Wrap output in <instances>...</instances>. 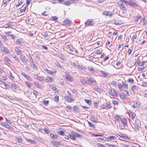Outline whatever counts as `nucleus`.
I'll list each match as a JSON object with an SVG mask.
<instances>
[{"instance_id":"f257e3e1","label":"nucleus","mask_w":147,"mask_h":147,"mask_svg":"<svg viewBox=\"0 0 147 147\" xmlns=\"http://www.w3.org/2000/svg\"><path fill=\"white\" fill-rule=\"evenodd\" d=\"M127 4L136 8L138 7V5L137 4L136 2L135 1V0H129V2L127 1Z\"/></svg>"},{"instance_id":"f03ea898","label":"nucleus","mask_w":147,"mask_h":147,"mask_svg":"<svg viewBox=\"0 0 147 147\" xmlns=\"http://www.w3.org/2000/svg\"><path fill=\"white\" fill-rule=\"evenodd\" d=\"M85 78H87L88 79V81L93 85L94 86L96 84V82L93 78L91 77L90 75H88Z\"/></svg>"},{"instance_id":"7ed1b4c3","label":"nucleus","mask_w":147,"mask_h":147,"mask_svg":"<svg viewBox=\"0 0 147 147\" xmlns=\"http://www.w3.org/2000/svg\"><path fill=\"white\" fill-rule=\"evenodd\" d=\"M109 94L111 96V98H113L117 96V94L114 89H112L109 90Z\"/></svg>"},{"instance_id":"20e7f679","label":"nucleus","mask_w":147,"mask_h":147,"mask_svg":"<svg viewBox=\"0 0 147 147\" xmlns=\"http://www.w3.org/2000/svg\"><path fill=\"white\" fill-rule=\"evenodd\" d=\"M94 24V22L93 19L88 20L85 23V25L86 26H93Z\"/></svg>"},{"instance_id":"39448f33","label":"nucleus","mask_w":147,"mask_h":147,"mask_svg":"<svg viewBox=\"0 0 147 147\" xmlns=\"http://www.w3.org/2000/svg\"><path fill=\"white\" fill-rule=\"evenodd\" d=\"M140 122L138 120H137V121H136L135 123H134V127L135 128V130H138L139 129V124Z\"/></svg>"},{"instance_id":"423d86ee","label":"nucleus","mask_w":147,"mask_h":147,"mask_svg":"<svg viewBox=\"0 0 147 147\" xmlns=\"http://www.w3.org/2000/svg\"><path fill=\"white\" fill-rule=\"evenodd\" d=\"M20 57L22 62L25 63H26L28 60V59L25 57L24 55L22 54L20 55Z\"/></svg>"},{"instance_id":"0eeeda50","label":"nucleus","mask_w":147,"mask_h":147,"mask_svg":"<svg viewBox=\"0 0 147 147\" xmlns=\"http://www.w3.org/2000/svg\"><path fill=\"white\" fill-rule=\"evenodd\" d=\"M15 51L18 55H20L22 54L21 51L20 49L18 47H15Z\"/></svg>"},{"instance_id":"6e6552de","label":"nucleus","mask_w":147,"mask_h":147,"mask_svg":"<svg viewBox=\"0 0 147 147\" xmlns=\"http://www.w3.org/2000/svg\"><path fill=\"white\" fill-rule=\"evenodd\" d=\"M115 121L116 122L120 124L121 118L118 115H117L115 117Z\"/></svg>"},{"instance_id":"1a4fd4ad","label":"nucleus","mask_w":147,"mask_h":147,"mask_svg":"<svg viewBox=\"0 0 147 147\" xmlns=\"http://www.w3.org/2000/svg\"><path fill=\"white\" fill-rule=\"evenodd\" d=\"M1 50L3 52L7 53L9 52V50L7 48L2 47H1Z\"/></svg>"},{"instance_id":"9d476101","label":"nucleus","mask_w":147,"mask_h":147,"mask_svg":"<svg viewBox=\"0 0 147 147\" xmlns=\"http://www.w3.org/2000/svg\"><path fill=\"white\" fill-rule=\"evenodd\" d=\"M30 63L32 67L35 69L37 68V67L36 65H35V62L34 61L33 59H32V60H31V61H30Z\"/></svg>"},{"instance_id":"9b49d317","label":"nucleus","mask_w":147,"mask_h":147,"mask_svg":"<svg viewBox=\"0 0 147 147\" xmlns=\"http://www.w3.org/2000/svg\"><path fill=\"white\" fill-rule=\"evenodd\" d=\"M65 100L68 102H70L74 101V99H72L71 97L66 96L64 97Z\"/></svg>"},{"instance_id":"f8f14e48","label":"nucleus","mask_w":147,"mask_h":147,"mask_svg":"<svg viewBox=\"0 0 147 147\" xmlns=\"http://www.w3.org/2000/svg\"><path fill=\"white\" fill-rule=\"evenodd\" d=\"M22 74L24 77L26 78L29 81H31V78L28 76L27 75H26L23 72H22L21 73Z\"/></svg>"},{"instance_id":"ddd939ff","label":"nucleus","mask_w":147,"mask_h":147,"mask_svg":"<svg viewBox=\"0 0 147 147\" xmlns=\"http://www.w3.org/2000/svg\"><path fill=\"white\" fill-rule=\"evenodd\" d=\"M77 68L80 69V70H86V67L82 66L79 64L77 65Z\"/></svg>"},{"instance_id":"4468645a","label":"nucleus","mask_w":147,"mask_h":147,"mask_svg":"<svg viewBox=\"0 0 147 147\" xmlns=\"http://www.w3.org/2000/svg\"><path fill=\"white\" fill-rule=\"evenodd\" d=\"M123 123V125H125L127 124V121L126 119L124 118H121V120L120 121V123Z\"/></svg>"},{"instance_id":"2eb2a0df","label":"nucleus","mask_w":147,"mask_h":147,"mask_svg":"<svg viewBox=\"0 0 147 147\" xmlns=\"http://www.w3.org/2000/svg\"><path fill=\"white\" fill-rule=\"evenodd\" d=\"M115 136H110L109 137L106 138V139H107V141H109L110 140H114L115 138H116Z\"/></svg>"},{"instance_id":"dca6fc26","label":"nucleus","mask_w":147,"mask_h":147,"mask_svg":"<svg viewBox=\"0 0 147 147\" xmlns=\"http://www.w3.org/2000/svg\"><path fill=\"white\" fill-rule=\"evenodd\" d=\"M138 87L134 85L131 86V89L134 92H136L138 90Z\"/></svg>"},{"instance_id":"f3484780","label":"nucleus","mask_w":147,"mask_h":147,"mask_svg":"<svg viewBox=\"0 0 147 147\" xmlns=\"http://www.w3.org/2000/svg\"><path fill=\"white\" fill-rule=\"evenodd\" d=\"M50 137L51 138L53 139H56L57 138V136L56 135L53 133L50 134Z\"/></svg>"},{"instance_id":"a211bd4d","label":"nucleus","mask_w":147,"mask_h":147,"mask_svg":"<svg viewBox=\"0 0 147 147\" xmlns=\"http://www.w3.org/2000/svg\"><path fill=\"white\" fill-rule=\"evenodd\" d=\"M80 80L81 83L84 85H85L87 84V81L85 80L83 78H81Z\"/></svg>"},{"instance_id":"6ab92c4d","label":"nucleus","mask_w":147,"mask_h":147,"mask_svg":"<svg viewBox=\"0 0 147 147\" xmlns=\"http://www.w3.org/2000/svg\"><path fill=\"white\" fill-rule=\"evenodd\" d=\"M47 72L50 74H53L56 73V70H53V71H51L50 70L47 69Z\"/></svg>"},{"instance_id":"aec40b11","label":"nucleus","mask_w":147,"mask_h":147,"mask_svg":"<svg viewBox=\"0 0 147 147\" xmlns=\"http://www.w3.org/2000/svg\"><path fill=\"white\" fill-rule=\"evenodd\" d=\"M70 23V21L67 19L64 20L63 22V24L64 25L69 24Z\"/></svg>"},{"instance_id":"412c9836","label":"nucleus","mask_w":147,"mask_h":147,"mask_svg":"<svg viewBox=\"0 0 147 147\" xmlns=\"http://www.w3.org/2000/svg\"><path fill=\"white\" fill-rule=\"evenodd\" d=\"M17 141L19 143H21L22 141V139L21 136H17L16 137Z\"/></svg>"},{"instance_id":"4be33fe9","label":"nucleus","mask_w":147,"mask_h":147,"mask_svg":"<svg viewBox=\"0 0 147 147\" xmlns=\"http://www.w3.org/2000/svg\"><path fill=\"white\" fill-rule=\"evenodd\" d=\"M110 12L109 11H106L103 12V14L106 16H109L110 17L111 16L112 14L109 13Z\"/></svg>"},{"instance_id":"5701e85b","label":"nucleus","mask_w":147,"mask_h":147,"mask_svg":"<svg viewBox=\"0 0 147 147\" xmlns=\"http://www.w3.org/2000/svg\"><path fill=\"white\" fill-rule=\"evenodd\" d=\"M51 143L54 146H57V145H60V142H59L52 141L51 142Z\"/></svg>"},{"instance_id":"b1692460","label":"nucleus","mask_w":147,"mask_h":147,"mask_svg":"<svg viewBox=\"0 0 147 147\" xmlns=\"http://www.w3.org/2000/svg\"><path fill=\"white\" fill-rule=\"evenodd\" d=\"M141 17L140 15H138L135 18V20L136 22H138L140 19Z\"/></svg>"},{"instance_id":"393cba45","label":"nucleus","mask_w":147,"mask_h":147,"mask_svg":"<svg viewBox=\"0 0 147 147\" xmlns=\"http://www.w3.org/2000/svg\"><path fill=\"white\" fill-rule=\"evenodd\" d=\"M22 42L19 39H18L16 41V44L19 46H20L22 45Z\"/></svg>"},{"instance_id":"a878e982","label":"nucleus","mask_w":147,"mask_h":147,"mask_svg":"<svg viewBox=\"0 0 147 147\" xmlns=\"http://www.w3.org/2000/svg\"><path fill=\"white\" fill-rule=\"evenodd\" d=\"M127 1H126L125 0H120V1L119 2V5H121V4H123V3H124L126 5H127Z\"/></svg>"},{"instance_id":"bb28decb","label":"nucleus","mask_w":147,"mask_h":147,"mask_svg":"<svg viewBox=\"0 0 147 147\" xmlns=\"http://www.w3.org/2000/svg\"><path fill=\"white\" fill-rule=\"evenodd\" d=\"M26 140L27 141L30 142V143L32 144H35V142L34 141L30 139H26Z\"/></svg>"},{"instance_id":"cd10ccee","label":"nucleus","mask_w":147,"mask_h":147,"mask_svg":"<svg viewBox=\"0 0 147 147\" xmlns=\"http://www.w3.org/2000/svg\"><path fill=\"white\" fill-rule=\"evenodd\" d=\"M4 59L7 63H9L11 62L10 59L7 57H5L4 58Z\"/></svg>"},{"instance_id":"c85d7f7f","label":"nucleus","mask_w":147,"mask_h":147,"mask_svg":"<svg viewBox=\"0 0 147 147\" xmlns=\"http://www.w3.org/2000/svg\"><path fill=\"white\" fill-rule=\"evenodd\" d=\"M111 104L109 102H106V109H109L111 107Z\"/></svg>"},{"instance_id":"c756f323","label":"nucleus","mask_w":147,"mask_h":147,"mask_svg":"<svg viewBox=\"0 0 147 147\" xmlns=\"http://www.w3.org/2000/svg\"><path fill=\"white\" fill-rule=\"evenodd\" d=\"M120 7L121 8V9L123 10V11H125L126 9V7L125 5L123 4H121L120 5Z\"/></svg>"},{"instance_id":"7c9ffc66","label":"nucleus","mask_w":147,"mask_h":147,"mask_svg":"<svg viewBox=\"0 0 147 147\" xmlns=\"http://www.w3.org/2000/svg\"><path fill=\"white\" fill-rule=\"evenodd\" d=\"M66 79L71 81H72L73 80L72 77L69 75L67 76H66Z\"/></svg>"},{"instance_id":"2f4dec72","label":"nucleus","mask_w":147,"mask_h":147,"mask_svg":"<svg viewBox=\"0 0 147 147\" xmlns=\"http://www.w3.org/2000/svg\"><path fill=\"white\" fill-rule=\"evenodd\" d=\"M12 56L13 58L18 62L19 61L18 58L15 54H13V55H12Z\"/></svg>"},{"instance_id":"473e14b6","label":"nucleus","mask_w":147,"mask_h":147,"mask_svg":"<svg viewBox=\"0 0 147 147\" xmlns=\"http://www.w3.org/2000/svg\"><path fill=\"white\" fill-rule=\"evenodd\" d=\"M42 35L45 37H47L48 35V33L47 32H44L41 33Z\"/></svg>"},{"instance_id":"72a5a7b5","label":"nucleus","mask_w":147,"mask_h":147,"mask_svg":"<svg viewBox=\"0 0 147 147\" xmlns=\"http://www.w3.org/2000/svg\"><path fill=\"white\" fill-rule=\"evenodd\" d=\"M43 130L47 134H49L50 131L48 129V128L46 127H45L43 129Z\"/></svg>"},{"instance_id":"f704fd0d","label":"nucleus","mask_w":147,"mask_h":147,"mask_svg":"<svg viewBox=\"0 0 147 147\" xmlns=\"http://www.w3.org/2000/svg\"><path fill=\"white\" fill-rule=\"evenodd\" d=\"M91 121L93 122L94 123H96L97 121L95 120V118L94 116H92L90 117V118Z\"/></svg>"},{"instance_id":"c9c22d12","label":"nucleus","mask_w":147,"mask_h":147,"mask_svg":"<svg viewBox=\"0 0 147 147\" xmlns=\"http://www.w3.org/2000/svg\"><path fill=\"white\" fill-rule=\"evenodd\" d=\"M71 3L69 1H66L64 2L63 3V4L67 6H69L70 4Z\"/></svg>"},{"instance_id":"e433bc0d","label":"nucleus","mask_w":147,"mask_h":147,"mask_svg":"<svg viewBox=\"0 0 147 147\" xmlns=\"http://www.w3.org/2000/svg\"><path fill=\"white\" fill-rule=\"evenodd\" d=\"M136 107H139L140 105V101L137 100L136 101L135 104Z\"/></svg>"},{"instance_id":"4c0bfd02","label":"nucleus","mask_w":147,"mask_h":147,"mask_svg":"<svg viewBox=\"0 0 147 147\" xmlns=\"http://www.w3.org/2000/svg\"><path fill=\"white\" fill-rule=\"evenodd\" d=\"M46 80L48 82H51L53 81V79L51 78L47 77L46 78Z\"/></svg>"},{"instance_id":"58836bf2","label":"nucleus","mask_w":147,"mask_h":147,"mask_svg":"<svg viewBox=\"0 0 147 147\" xmlns=\"http://www.w3.org/2000/svg\"><path fill=\"white\" fill-rule=\"evenodd\" d=\"M125 95L123 93H121L119 94L120 98L122 99L125 98Z\"/></svg>"},{"instance_id":"ea45409f","label":"nucleus","mask_w":147,"mask_h":147,"mask_svg":"<svg viewBox=\"0 0 147 147\" xmlns=\"http://www.w3.org/2000/svg\"><path fill=\"white\" fill-rule=\"evenodd\" d=\"M144 68V67L143 66H140H140L138 67V70L139 71H140L142 70H143Z\"/></svg>"},{"instance_id":"a19ab883","label":"nucleus","mask_w":147,"mask_h":147,"mask_svg":"<svg viewBox=\"0 0 147 147\" xmlns=\"http://www.w3.org/2000/svg\"><path fill=\"white\" fill-rule=\"evenodd\" d=\"M122 83L123 86L125 88H127L128 86V84H126L125 82L124 83L122 82Z\"/></svg>"},{"instance_id":"79ce46f5","label":"nucleus","mask_w":147,"mask_h":147,"mask_svg":"<svg viewBox=\"0 0 147 147\" xmlns=\"http://www.w3.org/2000/svg\"><path fill=\"white\" fill-rule=\"evenodd\" d=\"M127 81L130 83H132L134 82V80L132 78H130L128 79Z\"/></svg>"},{"instance_id":"37998d69","label":"nucleus","mask_w":147,"mask_h":147,"mask_svg":"<svg viewBox=\"0 0 147 147\" xmlns=\"http://www.w3.org/2000/svg\"><path fill=\"white\" fill-rule=\"evenodd\" d=\"M12 87L13 89L16 90L17 88V85L15 83H13L12 84Z\"/></svg>"},{"instance_id":"c03bdc74","label":"nucleus","mask_w":147,"mask_h":147,"mask_svg":"<svg viewBox=\"0 0 147 147\" xmlns=\"http://www.w3.org/2000/svg\"><path fill=\"white\" fill-rule=\"evenodd\" d=\"M59 96L57 95H56L54 97V100L55 101L57 102L59 101Z\"/></svg>"},{"instance_id":"a18cd8bd","label":"nucleus","mask_w":147,"mask_h":147,"mask_svg":"<svg viewBox=\"0 0 147 147\" xmlns=\"http://www.w3.org/2000/svg\"><path fill=\"white\" fill-rule=\"evenodd\" d=\"M84 100L89 105H90L91 104V100L90 99L89 100H87V99H85Z\"/></svg>"},{"instance_id":"49530a36","label":"nucleus","mask_w":147,"mask_h":147,"mask_svg":"<svg viewBox=\"0 0 147 147\" xmlns=\"http://www.w3.org/2000/svg\"><path fill=\"white\" fill-rule=\"evenodd\" d=\"M37 80H39L40 81H42L43 80V77L41 76H38L37 79Z\"/></svg>"},{"instance_id":"de8ad7c7","label":"nucleus","mask_w":147,"mask_h":147,"mask_svg":"<svg viewBox=\"0 0 147 147\" xmlns=\"http://www.w3.org/2000/svg\"><path fill=\"white\" fill-rule=\"evenodd\" d=\"M74 135H72L70 134L69 135L70 138L72 140H76V139L75 138Z\"/></svg>"},{"instance_id":"09e8293b","label":"nucleus","mask_w":147,"mask_h":147,"mask_svg":"<svg viewBox=\"0 0 147 147\" xmlns=\"http://www.w3.org/2000/svg\"><path fill=\"white\" fill-rule=\"evenodd\" d=\"M35 86L39 88H41V85L38 83L36 82L35 84Z\"/></svg>"},{"instance_id":"8fccbe9b","label":"nucleus","mask_w":147,"mask_h":147,"mask_svg":"<svg viewBox=\"0 0 147 147\" xmlns=\"http://www.w3.org/2000/svg\"><path fill=\"white\" fill-rule=\"evenodd\" d=\"M88 70L90 71L92 73H93L94 72V71L92 67H88Z\"/></svg>"},{"instance_id":"3c124183","label":"nucleus","mask_w":147,"mask_h":147,"mask_svg":"<svg viewBox=\"0 0 147 147\" xmlns=\"http://www.w3.org/2000/svg\"><path fill=\"white\" fill-rule=\"evenodd\" d=\"M26 85L29 88H30L32 86V84L30 83H28L27 82H25Z\"/></svg>"},{"instance_id":"603ef678","label":"nucleus","mask_w":147,"mask_h":147,"mask_svg":"<svg viewBox=\"0 0 147 147\" xmlns=\"http://www.w3.org/2000/svg\"><path fill=\"white\" fill-rule=\"evenodd\" d=\"M111 85L115 87L117 86L116 83L114 81H112L111 82Z\"/></svg>"},{"instance_id":"864d4df0","label":"nucleus","mask_w":147,"mask_h":147,"mask_svg":"<svg viewBox=\"0 0 147 147\" xmlns=\"http://www.w3.org/2000/svg\"><path fill=\"white\" fill-rule=\"evenodd\" d=\"M70 134H68V135H64L65 136L64 137V138L67 140H69V139L70 138V136H69Z\"/></svg>"},{"instance_id":"5fc2aeb1","label":"nucleus","mask_w":147,"mask_h":147,"mask_svg":"<svg viewBox=\"0 0 147 147\" xmlns=\"http://www.w3.org/2000/svg\"><path fill=\"white\" fill-rule=\"evenodd\" d=\"M56 65L58 66V67L59 68H62V66L60 65V64L58 62H56L55 63Z\"/></svg>"},{"instance_id":"6e6d98bb","label":"nucleus","mask_w":147,"mask_h":147,"mask_svg":"<svg viewBox=\"0 0 147 147\" xmlns=\"http://www.w3.org/2000/svg\"><path fill=\"white\" fill-rule=\"evenodd\" d=\"M118 86L119 89L120 90H121L122 87L123 86V84H122L121 83H119L118 84Z\"/></svg>"},{"instance_id":"4d7b16f0","label":"nucleus","mask_w":147,"mask_h":147,"mask_svg":"<svg viewBox=\"0 0 147 147\" xmlns=\"http://www.w3.org/2000/svg\"><path fill=\"white\" fill-rule=\"evenodd\" d=\"M59 58L62 60H63L64 59V56L62 54H60L59 55Z\"/></svg>"},{"instance_id":"13d9d810","label":"nucleus","mask_w":147,"mask_h":147,"mask_svg":"<svg viewBox=\"0 0 147 147\" xmlns=\"http://www.w3.org/2000/svg\"><path fill=\"white\" fill-rule=\"evenodd\" d=\"M6 123H9V124H11L12 122L10 120H8L6 118H5Z\"/></svg>"},{"instance_id":"bf43d9fd","label":"nucleus","mask_w":147,"mask_h":147,"mask_svg":"<svg viewBox=\"0 0 147 147\" xmlns=\"http://www.w3.org/2000/svg\"><path fill=\"white\" fill-rule=\"evenodd\" d=\"M113 104L114 105H117L118 104V102L116 100H112Z\"/></svg>"},{"instance_id":"052dcab7","label":"nucleus","mask_w":147,"mask_h":147,"mask_svg":"<svg viewBox=\"0 0 147 147\" xmlns=\"http://www.w3.org/2000/svg\"><path fill=\"white\" fill-rule=\"evenodd\" d=\"M93 58L94 57L92 56H90L88 58V59L90 61H92L93 60Z\"/></svg>"},{"instance_id":"680f3d73","label":"nucleus","mask_w":147,"mask_h":147,"mask_svg":"<svg viewBox=\"0 0 147 147\" xmlns=\"http://www.w3.org/2000/svg\"><path fill=\"white\" fill-rule=\"evenodd\" d=\"M97 146H98L99 147H106V146H105L102 145L100 144L99 143H98L97 144Z\"/></svg>"},{"instance_id":"e2e57ef3","label":"nucleus","mask_w":147,"mask_h":147,"mask_svg":"<svg viewBox=\"0 0 147 147\" xmlns=\"http://www.w3.org/2000/svg\"><path fill=\"white\" fill-rule=\"evenodd\" d=\"M94 89L95 90L97 91H99L100 90V88L97 86H96L95 87Z\"/></svg>"},{"instance_id":"0e129e2a","label":"nucleus","mask_w":147,"mask_h":147,"mask_svg":"<svg viewBox=\"0 0 147 147\" xmlns=\"http://www.w3.org/2000/svg\"><path fill=\"white\" fill-rule=\"evenodd\" d=\"M1 36L2 37V38L4 39L5 40H7V38L5 35H2Z\"/></svg>"},{"instance_id":"69168bd1","label":"nucleus","mask_w":147,"mask_h":147,"mask_svg":"<svg viewBox=\"0 0 147 147\" xmlns=\"http://www.w3.org/2000/svg\"><path fill=\"white\" fill-rule=\"evenodd\" d=\"M51 88L54 90H55L56 89V88L54 85H53L51 86Z\"/></svg>"},{"instance_id":"338daca9","label":"nucleus","mask_w":147,"mask_h":147,"mask_svg":"<svg viewBox=\"0 0 147 147\" xmlns=\"http://www.w3.org/2000/svg\"><path fill=\"white\" fill-rule=\"evenodd\" d=\"M140 62V60H138L136 61L135 64H138L139 65Z\"/></svg>"},{"instance_id":"774afa93","label":"nucleus","mask_w":147,"mask_h":147,"mask_svg":"<svg viewBox=\"0 0 147 147\" xmlns=\"http://www.w3.org/2000/svg\"><path fill=\"white\" fill-rule=\"evenodd\" d=\"M107 146H109V147H117L116 146L114 145L111 144H108Z\"/></svg>"}]
</instances>
